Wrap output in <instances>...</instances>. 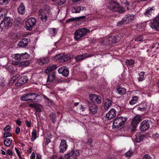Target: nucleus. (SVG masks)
<instances>
[{
  "label": "nucleus",
  "instance_id": "nucleus-1",
  "mask_svg": "<svg viewBox=\"0 0 159 159\" xmlns=\"http://www.w3.org/2000/svg\"><path fill=\"white\" fill-rule=\"evenodd\" d=\"M108 3V7L110 10L114 12L120 13H124L125 10V8L120 6L119 4L115 0H105Z\"/></svg>",
  "mask_w": 159,
  "mask_h": 159
},
{
  "label": "nucleus",
  "instance_id": "nucleus-6",
  "mask_svg": "<svg viewBox=\"0 0 159 159\" xmlns=\"http://www.w3.org/2000/svg\"><path fill=\"white\" fill-rule=\"evenodd\" d=\"M152 122L150 120H145L140 123L139 128L142 132L148 130Z\"/></svg>",
  "mask_w": 159,
  "mask_h": 159
},
{
  "label": "nucleus",
  "instance_id": "nucleus-29",
  "mask_svg": "<svg viewBox=\"0 0 159 159\" xmlns=\"http://www.w3.org/2000/svg\"><path fill=\"white\" fill-rule=\"evenodd\" d=\"M112 101L108 98H107L105 100L104 103V109L105 111L107 110L110 106L112 103Z\"/></svg>",
  "mask_w": 159,
  "mask_h": 159
},
{
  "label": "nucleus",
  "instance_id": "nucleus-38",
  "mask_svg": "<svg viewBox=\"0 0 159 159\" xmlns=\"http://www.w3.org/2000/svg\"><path fill=\"white\" fill-rule=\"evenodd\" d=\"M50 119L51 121L55 123L57 120L56 116L55 113L52 112L49 115Z\"/></svg>",
  "mask_w": 159,
  "mask_h": 159
},
{
  "label": "nucleus",
  "instance_id": "nucleus-13",
  "mask_svg": "<svg viewBox=\"0 0 159 159\" xmlns=\"http://www.w3.org/2000/svg\"><path fill=\"white\" fill-rule=\"evenodd\" d=\"M88 110L92 114H96L98 110V106L96 105L88 102L87 103Z\"/></svg>",
  "mask_w": 159,
  "mask_h": 159
},
{
  "label": "nucleus",
  "instance_id": "nucleus-62",
  "mask_svg": "<svg viewBox=\"0 0 159 159\" xmlns=\"http://www.w3.org/2000/svg\"><path fill=\"white\" fill-rule=\"evenodd\" d=\"M7 154L10 156L13 155V152L10 149H8L7 150Z\"/></svg>",
  "mask_w": 159,
  "mask_h": 159
},
{
  "label": "nucleus",
  "instance_id": "nucleus-18",
  "mask_svg": "<svg viewBox=\"0 0 159 159\" xmlns=\"http://www.w3.org/2000/svg\"><path fill=\"white\" fill-rule=\"evenodd\" d=\"M155 10L154 7H152L148 8L146 10L145 12L144 13V15L146 17H148L150 18H152L153 12Z\"/></svg>",
  "mask_w": 159,
  "mask_h": 159
},
{
  "label": "nucleus",
  "instance_id": "nucleus-30",
  "mask_svg": "<svg viewBox=\"0 0 159 159\" xmlns=\"http://www.w3.org/2000/svg\"><path fill=\"white\" fill-rule=\"evenodd\" d=\"M55 73L54 71L50 73L48 75L47 82H52L55 78Z\"/></svg>",
  "mask_w": 159,
  "mask_h": 159
},
{
  "label": "nucleus",
  "instance_id": "nucleus-3",
  "mask_svg": "<svg viewBox=\"0 0 159 159\" xmlns=\"http://www.w3.org/2000/svg\"><path fill=\"white\" fill-rule=\"evenodd\" d=\"M127 119L126 117H123L122 116H120L115 119L113 123V129H117L122 126L127 121Z\"/></svg>",
  "mask_w": 159,
  "mask_h": 159
},
{
  "label": "nucleus",
  "instance_id": "nucleus-57",
  "mask_svg": "<svg viewBox=\"0 0 159 159\" xmlns=\"http://www.w3.org/2000/svg\"><path fill=\"white\" fill-rule=\"evenodd\" d=\"M15 150L16 152V153H17V155L19 157V158L20 159H21V156H20V152L16 147H15Z\"/></svg>",
  "mask_w": 159,
  "mask_h": 159
},
{
  "label": "nucleus",
  "instance_id": "nucleus-24",
  "mask_svg": "<svg viewBox=\"0 0 159 159\" xmlns=\"http://www.w3.org/2000/svg\"><path fill=\"white\" fill-rule=\"evenodd\" d=\"M30 40V38H24L18 42V45L20 47H24L27 46L28 42Z\"/></svg>",
  "mask_w": 159,
  "mask_h": 159
},
{
  "label": "nucleus",
  "instance_id": "nucleus-4",
  "mask_svg": "<svg viewBox=\"0 0 159 159\" xmlns=\"http://www.w3.org/2000/svg\"><path fill=\"white\" fill-rule=\"evenodd\" d=\"M80 155L79 150L72 149L68 151L65 157L66 159H77Z\"/></svg>",
  "mask_w": 159,
  "mask_h": 159
},
{
  "label": "nucleus",
  "instance_id": "nucleus-63",
  "mask_svg": "<svg viewBox=\"0 0 159 159\" xmlns=\"http://www.w3.org/2000/svg\"><path fill=\"white\" fill-rule=\"evenodd\" d=\"M159 134L158 133H156L153 135V137L155 139H157L159 137Z\"/></svg>",
  "mask_w": 159,
  "mask_h": 159
},
{
  "label": "nucleus",
  "instance_id": "nucleus-51",
  "mask_svg": "<svg viewBox=\"0 0 159 159\" xmlns=\"http://www.w3.org/2000/svg\"><path fill=\"white\" fill-rule=\"evenodd\" d=\"M10 0H0V4L6 5L9 2Z\"/></svg>",
  "mask_w": 159,
  "mask_h": 159
},
{
  "label": "nucleus",
  "instance_id": "nucleus-31",
  "mask_svg": "<svg viewBox=\"0 0 159 159\" xmlns=\"http://www.w3.org/2000/svg\"><path fill=\"white\" fill-rule=\"evenodd\" d=\"M57 66L55 65H52L50 66H48L46 69L44 70V72L48 74L55 70L56 69Z\"/></svg>",
  "mask_w": 159,
  "mask_h": 159
},
{
  "label": "nucleus",
  "instance_id": "nucleus-53",
  "mask_svg": "<svg viewBox=\"0 0 159 159\" xmlns=\"http://www.w3.org/2000/svg\"><path fill=\"white\" fill-rule=\"evenodd\" d=\"M12 136V134L10 132H5L4 134L3 137L4 138H6L8 137H11Z\"/></svg>",
  "mask_w": 159,
  "mask_h": 159
},
{
  "label": "nucleus",
  "instance_id": "nucleus-60",
  "mask_svg": "<svg viewBox=\"0 0 159 159\" xmlns=\"http://www.w3.org/2000/svg\"><path fill=\"white\" fill-rule=\"evenodd\" d=\"M80 109H82V111H89V110H88V107L87 106L86 107H83L82 105H81Z\"/></svg>",
  "mask_w": 159,
  "mask_h": 159
},
{
  "label": "nucleus",
  "instance_id": "nucleus-12",
  "mask_svg": "<svg viewBox=\"0 0 159 159\" xmlns=\"http://www.w3.org/2000/svg\"><path fill=\"white\" fill-rule=\"evenodd\" d=\"M149 25L153 30L159 31V16H157L152 21H151Z\"/></svg>",
  "mask_w": 159,
  "mask_h": 159
},
{
  "label": "nucleus",
  "instance_id": "nucleus-37",
  "mask_svg": "<svg viewBox=\"0 0 159 159\" xmlns=\"http://www.w3.org/2000/svg\"><path fill=\"white\" fill-rule=\"evenodd\" d=\"M116 90L119 94L122 95L125 94L126 92V90L124 88H121L119 86L116 88Z\"/></svg>",
  "mask_w": 159,
  "mask_h": 159
},
{
  "label": "nucleus",
  "instance_id": "nucleus-9",
  "mask_svg": "<svg viewBox=\"0 0 159 159\" xmlns=\"http://www.w3.org/2000/svg\"><path fill=\"white\" fill-rule=\"evenodd\" d=\"M119 38L118 36H111L107 38L104 41V43L105 42L107 45H111L113 43H117L119 41Z\"/></svg>",
  "mask_w": 159,
  "mask_h": 159
},
{
  "label": "nucleus",
  "instance_id": "nucleus-25",
  "mask_svg": "<svg viewBox=\"0 0 159 159\" xmlns=\"http://www.w3.org/2000/svg\"><path fill=\"white\" fill-rule=\"evenodd\" d=\"M134 16L133 14L126 15L123 17L124 20H125V23L127 24L132 21L134 19Z\"/></svg>",
  "mask_w": 159,
  "mask_h": 159
},
{
  "label": "nucleus",
  "instance_id": "nucleus-61",
  "mask_svg": "<svg viewBox=\"0 0 159 159\" xmlns=\"http://www.w3.org/2000/svg\"><path fill=\"white\" fill-rule=\"evenodd\" d=\"M20 131V129L19 127H17L15 130V133L16 134H18Z\"/></svg>",
  "mask_w": 159,
  "mask_h": 159
},
{
  "label": "nucleus",
  "instance_id": "nucleus-7",
  "mask_svg": "<svg viewBox=\"0 0 159 159\" xmlns=\"http://www.w3.org/2000/svg\"><path fill=\"white\" fill-rule=\"evenodd\" d=\"M142 120V117L141 116L136 115L133 118L131 123V130L134 131L136 129L138 125Z\"/></svg>",
  "mask_w": 159,
  "mask_h": 159
},
{
  "label": "nucleus",
  "instance_id": "nucleus-64",
  "mask_svg": "<svg viewBox=\"0 0 159 159\" xmlns=\"http://www.w3.org/2000/svg\"><path fill=\"white\" fill-rule=\"evenodd\" d=\"M35 157V155L34 153L33 152L31 156H30V159H34Z\"/></svg>",
  "mask_w": 159,
  "mask_h": 159
},
{
  "label": "nucleus",
  "instance_id": "nucleus-2",
  "mask_svg": "<svg viewBox=\"0 0 159 159\" xmlns=\"http://www.w3.org/2000/svg\"><path fill=\"white\" fill-rule=\"evenodd\" d=\"M89 32V30L84 28L76 30L75 32L74 37L75 40L78 41L80 39H82L83 38L86 36L87 34Z\"/></svg>",
  "mask_w": 159,
  "mask_h": 159
},
{
  "label": "nucleus",
  "instance_id": "nucleus-47",
  "mask_svg": "<svg viewBox=\"0 0 159 159\" xmlns=\"http://www.w3.org/2000/svg\"><path fill=\"white\" fill-rule=\"evenodd\" d=\"M134 152L130 150L125 153V156L127 157H130L134 154Z\"/></svg>",
  "mask_w": 159,
  "mask_h": 159
},
{
  "label": "nucleus",
  "instance_id": "nucleus-23",
  "mask_svg": "<svg viewBox=\"0 0 159 159\" xmlns=\"http://www.w3.org/2000/svg\"><path fill=\"white\" fill-rule=\"evenodd\" d=\"M145 138V135L141 134L140 132H138L135 135V141L137 143H139Z\"/></svg>",
  "mask_w": 159,
  "mask_h": 159
},
{
  "label": "nucleus",
  "instance_id": "nucleus-41",
  "mask_svg": "<svg viewBox=\"0 0 159 159\" xmlns=\"http://www.w3.org/2000/svg\"><path fill=\"white\" fill-rule=\"evenodd\" d=\"M138 97L134 96L132 97L131 100L129 101V104L131 105H133L137 103L138 102Z\"/></svg>",
  "mask_w": 159,
  "mask_h": 159
},
{
  "label": "nucleus",
  "instance_id": "nucleus-32",
  "mask_svg": "<svg viewBox=\"0 0 159 159\" xmlns=\"http://www.w3.org/2000/svg\"><path fill=\"white\" fill-rule=\"evenodd\" d=\"M14 64L16 65H18L20 66H27L29 65L30 62L28 60H25L20 62H15Z\"/></svg>",
  "mask_w": 159,
  "mask_h": 159
},
{
  "label": "nucleus",
  "instance_id": "nucleus-28",
  "mask_svg": "<svg viewBox=\"0 0 159 159\" xmlns=\"http://www.w3.org/2000/svg\"><path fill=\"white\" fill-rule=\"evenodd\" d=\"M88 57L87 54H84L80 55H77L75 57V58L76 62H79L84 60L85 58Z\"/></svg>",
  "mask_w": 159,
  "mask_h": 159
},
{
  "label": "nucleus",
  "instance_id": "nucleus-55",
  "mask_svg": "<svg viewBox=\"0 0 159 159\" xmlns=\"http://www.w3.org/2000/svg\"><path fill=\"white\" fill-rule=\"evenodd\" d=\"M142 159H152L150 156L148 154H145Z\"/></svg>",
  "mask_w": 159,
  "mask_h": 159
},
{
  "label": "nucleus",
  "instance_id": "nucleus-19",
  "mask_svg": "<svg viewBox=\"0 0 159 159\" xmlns=\"http://www.w3.org/2000/svg\"><path fill=\"white\" fill-rule=\"evenodd\" d=\"M116 111L114 109H111L106 114V117L109 120H111L115 117L116 115Z\"/></svg>",
  "mask_w": 159,
  "mask_h": 159
},
{
  "label": "nucleus",
  "instance_id": "nucleus-11",
  "mask_svg": "<svg viewBox=\"0 0 159 159\" xmlns=\"http://www.w3.org/2000/svg\"><path fill=\"white\" fill-rule=\"evenodd\" d=\"M52 59L55 61L63 62L68 61L69 60V58L66 56L60 53L57 55L52 57Z\"/></svg>",
  "mask_w": 159,
  "mask_h": 159
},
{
  "label": "nucleus",
  "instance_id": "nucleus-56",
  "mask_svg": "<svg viewBox=\"0 0 159 159\" xmlns=\"http://www.w3.org/2000/svg\"><path fill=\"white\" fill-rule=\"evenodd\" d=\"M122 3L125 4L126 5H129V2H128L127 0H120Z\"/></svg>",
  "mask_w": 159,
  "mask_h": 159
},
{
  "label": "nucleus",
  "instance_id": "nucleus-33",
  "mask_svg": "<svg viewBox=\"0 0 159 159\" xmlns=\"http://www.w3.org/2000/svg\"><path fill=\"white\" fill-rule=\"evenodd\" d=\"M81 9L80 6H75L72 7L71 11L73 13H79Z\"/></svg>",
  "mask_w": 159,
  "mask_h": 159
},
{
  "label": "nucleus",
  "instance_id": "nucleus-50",
  "mask_svg": "<svg viewBox=\"0 0 159 159\" xmlns=\"http://www.w3.org/2000/svg\"><path fill=\"white\" fill-rule=\"evenodd\" d=\"M93 142V139L91 138L90 137L88 138L87 141L86 142V144L89 145L90 147H92L91 144Z\"/></svg>",
  "mask_w": 159,
  "mask_h": 159
},
{
  "label": "nucleus",
  "instance_id": "nucleus-10",
  "mask_svg": "<svg viewBox=\"0 0 159 159\" xmlns=\"http://www.w3.org/2000/svg\"><path fill=\"white\" fill-rule=\"evenodd\" d=\"M34 93H29L24 94L20 97L21 101H30L31 102H34Z\"/></svg>",
  "mask_w": 159,
  "mask_h": 159
},
{
  "label": "nucleus",
  "instance_id": "nucleus-17",
  "mask_svg": "<svg viewBox=\"0 0 159 159\" xmlns=\"http://www.w3.org/2000/svg\"><path fill=\"white\" fill-rule=\"evenodd\" d=\"M58 71L59 74H61L65 77H67L69 75V71L68 68L66 66L59 68Z\"/></svg>",
  "mask_w": 159,
  "mask_h": 159
},
{
  "label": "nucleus",
  "instance_id": "nucleus-58",
  "mask_svg": "<svg viewBox=\"0 0 159 159\" xmlns=\"http://www.w3.org/2000/svg\"><path fill=\"white\" fill-rule=\"evenodd\" d=\"M25 123L26 126L28 127H30L31 126V122L30 121H29L28 120H25Z\"/></svg>",
  "mask_w": 159,
  "mask_h": 159
},
{
  "label": "nucleus",
  "instance_id": "nucleus-27",
  "mask_svg": "<svg viewBox=\"0 0 159 159\" xmlns=\"http://www.w3.org/2000/svg\"><path fill=\"white\" fill-rule=\"evenodd\" d=\"M49 58L47 57L46 58L42 57L38 60V64L40 65L43 66L47 64L49 61Z\"/></svg>",
  "mask_w": 159,
  "mask_h": 159
},
{
  "label": "nucleus",
  "instance_id": "nucleus-52",
  "mask_svg": "<svg viewBox=\"0 0 159 159\" xmlns=\"http://www.w3.org/2000/svg\"><path fill=\"white\" fill-rule=\"evenodd\" d=\"M90 74L91 77L93 78H97L98 76V75L96 73H94L93 70H91Z\"/></svg>",
  "mask_w": 159,
  "mask_h": 159
},
{
  "label": "nucleus",
  "instance_id": "nucleus-35",
  "mask_svg": "<svg viewBox=\"0 0 159 159\" xmlns=\"http://www.w3.org/2000/svg\"><path fill=\"white\" fill-rule=\"evenodd\" d=\"M34 102H40L41 101L42 98L39 94L34 93Z\"/></svg>",
  "mask_w": 159,
  "mask_h": 159
},
{
  "label": "nucleus",
  "instance_id": "nucleus-40",
  "mask_svg": "<svg viewBox=\"0 0 159 159\" xmlns=\"http://www.w3.org/2000/svg\"><path fill=\"white\" fill-rule=\"evenodd\" d=\"M12 140L10 138H6L4 141V143L5 146L9 147L11 144Z\"/></svg>",
  "mask_w": 159,
  "mask_h": 159
},
{
  "label": "nucleus",
  "instance_id": "nucleus-42",
  "mask_svg": "<svg viewBox=\"0 0 159 159\" xmlns=\"http://www.w3.org/2000/svg\"><path fill=\"white\" fill-rule=\"evenodd\" d=\"M37 130L35 129H34L32 133V135L31 138V140L33 142L37 138Z\"/></svg>",
  "mask_w": 159,
  "mask_h": 159
},
{
  "label": "nucleus",
  "instance_id": "nucleus-5",
  "mask_svg": "<svg viewBox=\"0 0 159 159\" xmlns=\"http://www.w3.org/2000/svg\"><path fill=\"white\" fill-rule=\"evenodd\" d=\"M36 22L37 20L35 18H28L25 22V28L28 30H31L35 25Z\"/></svg>",
  "mask_w": 159,
  "mask_h": 159
},
{
  "label": "nucleus",
  "instance_id": "nucleus-8",
  "mask_svg": "<svg viewBox=\"0 0 159 159\" xmlns=\"http://www.w3.org/2000/svg\"><path fill=\"white\" fill-rule=\"evenodd\" d=\"M90 100L93 103L100 104L102 102V98L100 96L94 94H89V95Z\"/></svg>",
  "mask_w": 159,
  "mask_h": 159
},
{
  "label": "nucleus",
  "instance_id": "nucleus-39",
  "mask_svg": "<svg viewBox=\"0 0 159 159\" xmlns=\"http://www.w3.org/2000/svg\"><path fill=\"white\" fill-rule=\"evenodd\" d=\"M4 17H6L5 16L3 15L2 14L0 15V31L2 32L3 30L2 26L3 21L4 20Z\"/></svg>",
  "mask_w": 159,
  "mask_h": 159
},
{
  "label": "nucleus",
  "instance_id": "nucleus-59",
  "mask_svg": "<svg viewBox=\"0 0 159 159\" xmlns=\"http://www.w3.org/2000/svg\"><path fill=\"white\" fill-rule=\"evenodd\" d=\"M15 121L16 124L19 126H20L21 125V121H20V118L18 119L17 120H16Z\"/></svg>",
  "mask_w": 159,
  "mask_h": 159
},
{
  "label": "nucleus",
  "instance_id": "nucleus-43",
  "mask_svg": "<svg viewBox=\"0 0 159 159\" xmlns=\"http://www.w3.org/2000/svg\"><path fill=\"white\" fill-rule=\"evenodd\" d=\"M7 69L9 74H10L11 75H12L15 74V71L14 68L13 67H12V66L9 65L7 67Z\"/></svg>",
  "mask_w": 159,
  "mask_h": 159
},
{
  "label": "nucleus",
  "instance_id": "nucleus-15",
  "mask_svg": "<svg viewBox=\"0 0 159 159\" xmlns=\"http://www.w3.org/2000/svg\"><path fill=\"white\" fill-rule=\"evenodd\" d=\"M68 145L67 144L66 141L64 139H62L60 144L59 148L60 149L59 152L60 153L64 152L67 148Z\"/></svg>",
  "mask_w": 159,
  "mask_h": 159
},
{
  "label": "nucleus",
  "instance_id": "nucleus-16",
  "mask_svg": "<svg viewBox=\"0 0 159 159\" xmlns=\"http://www.w3.org/2000/svg\"><path fill=\"white\" fill-rule=\"evenodd\" d=\"M28 80V79L27 76H22L18 80L17 83L16 84V85L17 86H20L26 83Z\"/></svg>",
  "mask_w": 159,
  "mask_h": 159
},
{
  "label": "nucleus",
  "instance_id": "nucleus-48",
  "mask_svg": "<svg viewBox=\"0 0 159 159\" xmlns=\"http://www.w3.org/2000/svg\"><path fill=\"white\" fill-rule=\"evenodd\" d=\"M22 60L27 59L30 57V55L26 52L21 53Z\"/></svg>",
  "mask_w": 159,
  "mask_h": 159
},
{
  "label": "nucleus",
  "instance_id": "nucleus-22",
  "mask_svg": "<svg viewBox=\"0 0 159 159\" xmlns=\"http://www.w3.org/2000/svg\"><path fill=\"white\" fill-rule=\"evenodd\" d=\"M86 17L85 16H82L77 17L69 18L66 20V23H68L70 22H73L75 21H82L85 19Z\"/></svg>",
  "mask_w": 159,
  "mask_h": 159
},
{
  "label": "nucleus",
  "instance_id": "nucleus-46",
  "mask_svg": "<svg viewBox=\"0 0 159 159\" xmlns=\"http://www.w3.org/2000/svg\"><path fill=\"white\" fill-rule=\"evenodd\" d=\"M21 54H16L15 55L14 58L15 60L17 61H20L22 60Z\"/></svg>",
  "mask_w": 159,
  "mask_h": 159
},
{
  "label": "nucleus",
  "instance_id": "nucleus-21",
  "mask_svg": "<svg viewBox=\"0 0 159 159\" xmlns=\"http://www.w3.org/2000/svg\"><path fill=\"white\" fill-rule=\"evenodd\" d=\"M28 106L35 109V111L38 112L40 113L42 111L41 108L42 106L39 103L32 104L28 103Z\"/></svg>",
  "mask_w": 159,
  "mask_h": 159
},
{
  "label": "nucleus",
  "instance_id": "nucleus-36",
  "mask_svg": "<svg viewBox=\"0 0 159 159\" xmlns=\"http://www.w3.org/2000/svg\"><path fill=\"white\" fill-rule=\"evenodd\" d=\"M48 31L51 36L54 37L57 34V30L56 28H51L49 29Z\"/></svg>",
  "mask_w": 159,
  "mask_h": 159
},
{
  "label": "nucleus",
  "instance_id": "nucleus-54",
  "mask_svg": "<svg viewBox=\"0 0 159 159\" xmlns=\"http://www.w3.org/2000/svg\"><path fill=\"white\" fill-rule=\"evenodd\" d=\"M10 126L7 125L4 129V131L5 132H9L10 129Z\"/></svg>",
  "mask_w": 159,
  "mask_h": 159
},
{
  "label": "nucleus",
  "instance_id": "nucleus-44",
  "mask_svg": "<svg viewBox=\"0 0 159 159\" xmlns=\"http://www.w3.org/2000/svg\"><path fill=\"white\" fill-rule=\"evenodd\" d=\"M143 35H138L134 39V41L136 42H139L143 41L144 40Z\"/></svg>",
  "mask_w": 159,
  "mask_h": 159
},
{
  "label": "nucleus",
  "instance_id": "nucleus-20",
  "mask_svg": "<svg viewBox=\"0 0 159 159\" xmlns=\"http://www.w3.org/2000/svg\"><path fill=\"white\" fill-rule=\"evenodd\" d=\"M39 16L43 22H46L47 20V16L45 11L43 9H40L39 11Z\"/></svg>",
  "mask_w": 159,
  "mask_h": 159
},
{
  "label": "nucleus",
  "instance_id": "nucleus-45",
  "mask_svg": "<svg viewBox=\"0 0 159 159\" xmlns=\"http://www.w3.org/2000/svg\"><path fill=\"white\" fill-rule=\"evenodd\" d=\"M145 72L143 71H141L139 74V77L138 78L139 81H142L144 80V75Z\"/></svg>",
  "mask_w": 159,
  "mask_h": 159
},
{
  "label": "nucleus",
  "instance_id": "nucleus-14",
  "mask_svg": "<svg viewBox=\"0 0 159 159\" xmlns=\"http://www.w3.org/2000/svg\"><path fill=\"white\" fill-rule=\"evenodd\" d=\"M12 22L13 19L11 18L7 17H4L3 23H4V25L5 27L9 28L12 25Z\"/></svg>",
  "mask_w": 159,
  "mask_h": 159
},
{
  "label": "nucleus",
  "instance_id": "nucleus-34",
  "mask_svg": "<svg viewBox=\"0 0 159 159\" xmlns=\"http://www.w3.org/2000/svg\"><path fill=\"white\" fill-rule=\"evenodd\" d=\"M125 63L127 66L132 67L134 66L135 61L134 60L130 59V60H126Z\"/></svg>",
  "mask_w": 159,
  "mask_h": 159
},
{
  "label": "nucleus",
  "instance_id": "nucleus-26",
  "mask_svg": "<svg viewBox=\"0 0 159 159\" xmlns=\"http://www.w3.org/2000/svg\"><path fill=\"white\" fill-rule=\"evenodd\" d=\"M25 7L23 2L20 3L17 8V11L19 14L22 15L24 14L25 12Z\"/></svg>",
  "mask_w": 159,
  "mask_h": 159
},
{
  "label": "nucleus",
  "instance_id": "nucleus-49",
  "mask_svg": "<svg viewBox=\"0 0 159 159\" xmlns=\"http://www.w3.org/2000/svg\"><path fill=\"white\" fill-rule=\"evenodd\" d=\"M126 24V23H125V20H124V18L123 17L122 20L117 22V25L118 26H121L123 25Z\"/></svg>",
  "mask_w": 159,
  "mask_h": 159
}]
</instances>
